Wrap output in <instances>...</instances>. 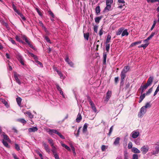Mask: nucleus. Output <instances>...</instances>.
I'll return each instance as SVG.
<instances>
[{"mask_svg":"<svg viewBox=\"0 0 159 159\" xmlns=\"http://www.w3.org/2000/svg\"><path fill=\"white\" fill-rule=\"evenodd\" d=\"M153 79V77L152 76L149 77L146 83L147 85L149 86H150L152 83Z\"/></svg>","mask_w":159,"mask_h":159,"instance_id":"6","label":"nucleus"},{"mask_svg":"<svg viewBox=\"0 0 159 159\" xmlns=\"http://www.w3.org/2000/svg\"><path fill=\"white\" fill-rule=\"evenodd\" d=\"M159 91V84L158 85V86L157 87V89L154 93V95H153L154 96H155V95H156Z\"/></svg>","mask_w":159,"mask_h":159,"instance_id":"42","label":"nucleus"},{"mask_svg":"<svg viewBox=\"0 0 159 159\" xmlns=\"http://www.w3.org/2000/svg\"><path fill=\"white\" fill-rule=\"evenodd\" d=\"M65 61L68 63V64H69V63H70V61H71L69 60V57L67 56L66 57Z\"/></svg>","mask_w":159,"mask_h":159,"instance_id":"55","label":"nucleus"},{"mask_svg":"<svg viewBox=\"0 0 159 159\" xmlns=\"http://www.w3.org/2000/svg\"><path fill=\"white\" fill-rule=\"evenodd\" d=\"M152 88L149 89L148 91L146 92V95H148L152 91Z\"/></svg>","mask_w":159,"mask_h":159,"instance_id":"49","label":"nucleus"},{"mask_svg":"<svg viewBox=\"0 0 159 159\" xmlns=\"http://www.w3.org/2000/svg\"><path fill=\"white\" fill-rule=\"evenodd\" d=\"M16 39L17 41L19 42L23 43L22 40L20 39V38L18 36H16Z\"/></svg>","mask_w":159,"mask_h":159,"instance_id":"52","label":"nucleus"},{"mask_svg":"<svg viewBox=\"0 0 159 159\" xmlns=\"http://www.w3.org/2000/svg\"><path fill=\"white\" fill-rule=\"evenodd\" d=\"M84 36L85 39L87 40H88L89 37V34L88 33L84 34Z\"/></svg>","mask_w":159,"mask_h":159,"instance_id":"40","label":"nucleus"},{"mask_svg":"<svg viewBox=\"0 0 159 159\" xmlns=\"http://www.w3.org/2000/svg\"><path fill=\"white\" fill-rule=\"evenodd\" d=\"M89 103L91 105V107L93 109V111L95 112H97V110L94 104L91 100L89 101Z\"/></svg>","mask_w":159,"mask_h":159,"instance_id":"5","label":"nucleus"},{"mask_svg":"<svg viewBox=\"0 0 159 159\" xmlns=\"http://www.w3.org/2000/svg\"><path fill=\"white\" fill-rule=\"evenodd\" d=\"M49 13L52 17H54V14L52 11H49Z\"/></svg>","mask_w":159,"mask_h":159,"instance_id":"64","label":"nucleus"},{"mask_svg":"<svg viewBox=\"0 0 159 159\" xmlns=\"http://www.w3.org/2000/svg\"><path fill=\"white\" fill-rule=\"evenodd\" d=\"M2 102L7 107H9L7 102L4 99H1Z\"/></svg>","mask_w":159,"mask_h":159,"instance_id":"28","label":"nucleus"},{"mask_svg":"<svg viewBox=\"0 0 159 159\" xmlns=\"http://www.w3.org/2000/svg\"><path fill=\"white\" fill-rule=\"evenodd\" d=\"M71 149L73 152V153H74V155H75L76 154V153L75 152V148L72 145L71 146Z\"/></svg>","mask_w":159,"mask_h":159,"instance_id":"54","label":"nucleus"},{"mask_svg":"<svg viewBox=\"0 0 159 159\" xmlns=\"http://www.w3.org/2000/svg\"><path fill=\"white\" fill-rule=\"evenodd\" d=\"M111 6L108 5H106V7L104 8L105 11H109L111 9Z\"/></svg>","mask_w":159,"mask_h":159,"instance_id":"31","label":"nucleus"},{"mask_svg":"<svg viewBox=\"0 0 159 159\" xmlns=\"http://www.w3.org/2000/svg\"><path fill=\"white\" fill-rule=\"evenodd\" d=\"M138 156L137 154H134L133 155V159H138Z\"/></svg>","mask_w":159,"mask_h":159,"instance_id":"50","label":"nucleus"},{"mask_svg":"<svg viewBox=\"0 0 159 159\" xmlns=\"http://www.w3.org/2000/svg\"><path fill=\"white\" fill-rule=\"evenodd\" d=\"M103 63L105 64L106 61L107 54L106 53H104L103 54Z\"/></svg>","mask_w":159,"mask_h":159,"instance_id":"37","label":"nucleus"},{"mask_svg":"<svg viewBox=\"0 0 159 159\" xmlns=\"http://www.w3.org/2000/svg\"><path fill=\"white\" fill-rule=\"evenodd\" d=\"M120 139L119 137L116 138V139L115 140L113 143L115 145H116L118 144L119 143Z\"/></svg>","mask_w":159,"mask_h":159,"instance_id":"15","label":"nucleus"},{"mask_svg":"<svg viewBox=\"0 0 159 159\" xmlns=\"http://www.w3.org/2000/svg\"><path fill=\"white\" fill-rule=\"evenodd\" d=\"M61 146L66 148L68 150L70 151V148L67 145H66L65 144L63 143L62 142L61 143Z\"/></svg>","mask_w":159,"mask_h":159,"instance_id":"25","label":"nucleus"},{"mask_svg":"<svg viewBox=\"0 0 159 159\" xmlns=\"http://www.w3.org/2000/svg\"><path fill=\"white\" fill-rule=\"evenodd\" d=\"M82 119V116L81 114L79 113L77 115L76 118V121L77 122H79Z\"/></svg>","mask_w":159,"mask_h":159,"instance_id":"16","label":"nucleus"},{"mask_svg":"<svg viewBox=\"0 0 159 159\" xmlns=\"http://www.w3.org/2000/svg\"><path fill=\"white\" fill-rule=\"evenodd\" d=\"M58 74L60 76V78L62 79H64L65 78L63 76L62 74L61 73L60 71L58 72Z\"/></svg>","mask_w":159,"mask_h":159,"instance_id":"48","label":"nucleus"},{"mask_svg":"<svg viewBox=\"0 0 159 159\" xmlns=\"http://www.w3.org/2000/svg\"><path fill=\"white\" fill-rule=\"evenodd\" d=\"M108 148V146H106L105 145H102L101 147V150L102 152L106 151V149Z\"/></svg>","mask_w":159,"mask_h":159,"instance_id":"33","label":"nucleus"},{"mask_svg":"<svg viewBox=\"0 0 159 159\" xmlns=\"http://www.w3.org/2000/svg\"><path fill=\"white\" fill-rule=\"evenodd\" d=\"M15 147L16 149L18 151H19L20 150V148L19 145L17 144H15Z\"/></svg>","mask_w":159,"mask_h":159,"instance_id":"58","label":"nucleus"},{"mask_svg":"<svg viewBox=\"0 0 159 159\" xmlns=\"http://www.w3.org/2000/svg\"><path fill=\"white\" fill-rule=\"evenodd\" d=\"M143 107H144L146 109L147 108H150L151 107V105L150 102H147L146 104L145 105L143 106Z\"/></svg>","mask_w":159,"mask_h":159,"instance_id":"29","label":"nucleus"},{"mask_svg":"<svg viewBox=\"0 0 159 159\" xmlns=\"http://www.w3.org/2000/svg\"><path fill=\"white\" fill-rule=\"evenodd\" d=\"M26 43L28 44V45L31 48H32L34 50L35 49V48H34L33 45L31 44L30 41H29L27 42H26Z\"/></svg>","mask_w":159,"mask_h":159,"instance_id":"39","label":"nucleus"},{"mask_svg":"<svg viewBox=\"0 0 159 159\" xmlns=\"http://www.w3.org/2000/svg\"><path fill=\"white\" fill-rule=\"evenodd\" d=\"M44 38L47 42L49 43H51L50 40L47 36H45Z\"/></svg>","mask_w":159,"mask_h":159,"instance_id":"60","label":"nucleus"},{"mask_svg":"<svg viewBox=\"0 0 159 159\" xmlns=\"http://www.w3.org/2000/svg\"><path fill=\"white\" fill-rule=\"evenodd\" d=\"M96 12L97 14H98L100 12V9L99 6H97L96 8Z\"/></svg>","mask_w":159,"mask_h":159,"instance_id":"36","label":"nucleus"},{"mask_svg":"<svg viewBox=\"0 0 159 159\" xmlns=\"http://www.w3.org/2000/svg\"><path fill=\"white\" fill-rule=\"evenodd\" d=\"M25 114H27L28 115L29 117L30 118H32L33 117V116L32 115V114L29 111H27L24 113Z\"/></svg>","mask_w":159,"mask_h":159,"instance_id":"26","label":"nucleus"},{"mask_svg":"<svg viewBox=\"0 0 159 159\" xmlns=\"http://www.w3.org/2000/svg\"><path fill=\"white\" fill-rule=\"evenodd\" d=\"M3 138L4 139L8 140H9V139L8 137V136L4 134H3Z\"/></svg>","mask_w":159,"mask_h":159,"instance_id":"56","label":"nucleus"},{"mask_svg":"<svg viewBox=\"0 0 159 159\" xmlns=\"http://www.w3.org/2000/svg\"><path fill=\"white\" fill-rule=\"evenodd\" d=\"M58 132V131L57 130L54 129H49V134H50L51 135L52 134V133H54L57 134Z\"/></svg>","mask_w":159,"mask_h":159,"instance_id":"18","label":"nucleus"},{"mask_svg":"<svg viewBox=\"0 0 159 159\" xmlns=\"http://www.w3.org/2000/svg\"><path fill=\"white\" fill-rule=\"evenodd\" d=\"M155 33L152 32L151 33L150 35L146 39L144 40V43H146L148 41V40H149L151 39L154 35Z\"/></svg>","mask_w":159,"mask_h":159,"instance_id":"13","label":"nucleus"},{"mask_svg":"<svg viewBox=\"0 0 159 159\" xmlns=\"http://www.w3.org/2000/svg\"><path fill=\"white\" fill-rule=\"evenodd\" d=\"M102 18V17H97L95 18V22L99 23L100 20Z\"/></svg>","mask_w":159,"mask_h":159,"instance_id":"30","label":"nucleus"},{"mask_svg":"<svg viewBox=\"0 0 159 159\" xmlns=\"http://www.w3.org/2000/svg\"><path fill=\"white\" fill-rule=\"evenodd\" d=\"M121 82H123L124 81V79L125 77V74L123 73V72H121Z\"/></svg>","mask_w":159,"mask_h":159,"instance_id":"20","label":"nucleus"},{"mask_svg":"<svg viewBox=\"0 0 159 159\" xmlns=\"http://www.w3.org/2000/svg\"><path fill=\"white\" fill-rule=\"evenodd\" d=\"M141 42H142V41H137V42H134V43H131L130 46L131 47H133V46L136 45L141 43Z\"/></svg>","mask_w":159,"mask_h":159,"instance_id":"22","label":"nucleus"},{"mask_svg":"<svg viewBox=\"0 0 159 159\" xmlns=\"http://www.w3.org/2000/svg\"><path fill=\"white\" fill-rule=\"evenodd\" d=\"M48 140L49 143L50 144L52 148H55V146L54 145L53 140L51 139H48Z\"/></svg>","mask_w":159,"mask_h":159,"instance_id":"17","label":"nucleus"},{"mask_svg":"<svg viewBox=\"0 0 159 159\" xmlns=\"http://www.w3.org/2000/svg\"><path fill=\"white\" fill-rule=\"evenodd\" d=\"M146 95V94L145 93H143V94L141 95L139 97L140 99H141L142 100H143L145 97Z\"/></svg>","mask_w":159,"mask_h":159,"instance_id":"51","label":"nucleus"},{"mask_svg":"<svg viewBox=\"0 0 159 159\" xmlns=\"http://www.w3.org/2000/svg\"><path fill=\"white\" fill-rule=\"evenodd\" d=\"M39 24L42 27H43L44 28V29L45 31H46L47 30V29L46 28V27L44 26V25H43V23L41 21H39Z\"/></svg>","mask_w":159,"mask_h":159,"instance_id":"38","label":"nucleus"},{"mask_svg":"<svg viewBox=\"0 0 159 159\" xmlns=\"http://www.w3.org/2000/svg\"><path fill=\"white\" fill-rule=\"evenodd\" d=\"M36 10L37 11V12L38 13V14L39 15L41 16L42 14H41V13L40 12V11H39V9H38L37 8H36Z\"/></svg>","mask_w":159,"mask_h":159,"instance_id":"63","label":"nucleus"},{"mask_svg":"<svg viewBox=\"0 0 159 159\" xmlns=\"http://www.w3.org/2000/svg\"><path fill=\"white\" fill-rule=\"evenodd\" d=\"M12 7L15 12H16L18 14H20V12L16 9V6L14 4H13L12 5Z\"/></svg>","mask_w":159,"mask_h":159,"instance_id":"27","label":"nucleus"},{"mask_svg":"<svg viewBox=\"0 0 159 159\" xmlns=\"http://www.w3.org/2000/svg\"><path fill=\"white\" fill-rule=\"evenodd\" d=\"M148 86H149L147 85L146 84L143 86H141L140 88V89L142 90L141 93H142L144 91H145Z\"/></svg>","mask_w":159,"mask_h":159,"instance_id":"10","label":"nucleus"},{"mask_svg":"<svg viewBox=\"0 0 159 159\" xmlns=\"http://www.w3.org/2000/svg\"><path fill=\"white\" fill-rule=\"evenodd\" d=\"M19 15L21 17V18L23 20H26V19H25V17L23 15L21 14L20 13V14H19Z\"/></svg>","mask_w":159,"mask_h":159,"instance_id":"61","label":"nucleus"},{"mask_svg":"<svg viewBox=\"0 0 159 159\" xmlns=\"http://www.w3.org/2000/svg\"><path fill=\"white\" fill-rule=\"evenodd\" d=\"M106 49L107 52H108L110 48V44L108 43H106Z\"/></svg>","mask_w":159,"mask_h":159,"instance_id":"46","label":"nucleus"},{"mask_svg":"<svg viewBox=\"0 0 159 159\" xmlns=\"http://www.w3.org/2000/svg\"><path fill=\"white\" fill-rule=\"evenodd\" d=\"M156 20H155L154 21H153V24L152 27L151 28V29H150V30L151 31H152V30L153 29V28H154L156 24Z\"/></svg>","mask_w":159,"mask_h":159,"instance_id":"44","label":"nucleus"},{"mask_svg":"<svg viewBox=\"0 0 159 159\" xmlns=\"http://www.w3.org/2000/svg\"><path fill=\"white\" fill-rule=\"evenodd\" d=\"M147 111V110L144 107H142L140 109V112L138 114V116L140 118H142L143 115L146 113Z\"/></svg>","mask_w":159,"mask_h":159,"instance_id":"1","label":"nucleus"},{"mask_svg":"<svg viewBox=\"0 0 159 159\" xmlns=\"http://www.w3.org/2000/svg\"><path fill=\"white\" fill-rule=\"evenodd\" d=\"M132 152L135 153H139L140 152V151L135 147H133L131 150Z\"/></svg>","mask_w":159,"mask_h":159,"instance_id":"11","label":"nucleus"},{"mask_svg":"<svg viewBox=\"0 0 159 159\" xmlns=\"http://www.w3.org/2000/svg\"><path fill=\"white\" fill-rule=\"evenodd\" d=\"M129 66H126L124 67V68L123 70L121 72H123V73L124 74H125L127 72L128 70H129Z\"/></svg>","mask_w":159,"mask_h":159,"instance_id":"14","label":"nucleus"},{"mask_svg":"<svg viewBox=\"0 0 159 159\" xmlns=\"http://www.w3.org/2000/svg\"><path fill=\"white\" fill-rule=\"evenodd\" d=\"M123 29L122 28L119 29L116 32V34L117 35H120L122 33L123 31Z\"/></svg>","mask_w":159,"mask_h":159,"instance_id":"34","label":"nucleus"},{"mask_svg":"<svg viewBox=\"0 0 159 159\" xmlns=\"http://www.w3.org/2000/svg\"><path fill=\"white\" fill-rule=\"evenodd\" d=\"M17 121L23 124H25L26 123V121L23 118L18 119L17 120Z\"/></svg>","mask_w":159,"mask_h":159,"instance_id":"21","label":"nucleus"},{"mask_svg":"<svg viewBox=\"0 0 159 159\" xmlns=\"http://www.w3.org/2000/svg\"><path fill=\"white\" fill-rule=\"evenodd\" d=\"M98 26L97 25H95L93 27V30L96 33L98 32Z\"/></svg>","mask_w":159,"mask_h":159,"instance_id":"53","label":"nucleus"},{"mask_svg":"<svg viewBox=\"0 0 159 159\" xmlns=\"http://www.w3.org/2000/svg\"><path fill=\"white\" fill-rule=\"evenodd\" d=\"M111 91L108 90L107 93V95L106 97V99L107 101H108L110 99L111 96Z\"/></svg>","mask_w":159,"mask_h":159,"instance_id":"9","label":"nucleus"},{"mask_svg":"<svg viewBox=\"0 0 159 159\" xmlns=\"http://www.w3.org/2000/svg\"><path fill=\"white\" fill-rule=\"evenodd\" d=\"M2 143H3V144L6 147H7L8 146V143H7L6 141H4V140H3L2 141Z\"/></svg>","mask_w":159,"mask_h":159,"instance_id":"57","label":"nucleus"},{"mask_svg":"<svg viewBox=\"0 0 159 159\" xmlns=\"http://www.w3.org/2000/svg\"><path fill=\"white\" fill-rule=\"evenodd\" d=\"M106 5H111V4L113 3V0H106Z\"/></svg>","mask_w":159,"mask_h":159,"instance_id":"32","label":"nucleus"},{"mask_svg":"<svg viewBox=\"0 0 159 159\" xmlns=\"http://www.w3.org/2000/svg\"><path fill=\"white\" fill-rule=\"evenodd\" d=\"M129 34V33L127 31V30L126 29L123 31L122 33L121 36L123 37L124 36H127Z\"/></svg>","mask_w":159,"mask_h":159,"instance_id":"23","label":"nucleus"},{"mask_svg":"<svg viewBox=\"0 0 159 159\" xmlns=\"http://www.w3.org/2000/svg\"><path fill=\"white\" fill-rule=\"evenodd\" d=\"M38 130V128L36 126L33 127L32 128L28 129V131L29 132H34L37 131Z\"/></svg>","mask_w":159,"mask_h":159,"instance_id":"7","label":"nucleus"},{"mask_svg":"<svg viewBox=\"0 0 159 159\" xmlns=\"http://www.w3.org/2000/svg\"><path fill=\"white\" fill-rule=\"evenodd\" d=\"M53 148V149H52V151L53 153V154L54 155H55V154H57V153L56 152V148L55 147V148Z\"/></svg>","mask_w":159,"mask_h":159,"instance_id":"59","label":"nucleus"},{"mask_svg":"<svg viewBox=\"0 0 159 159\" xmlns=\"http://www.w3.org/2000/svg\"><path fill=\"white\" fill-rule=\"evenodd\" d=\"M9 40L11 42V43L13 44H16V43L14 40L13 39L11 38H10L9 39Z\"/></svg>","mask_w":159,"mask_h":159,"instance_id":"62","label":"nucleus"},{"mask_svg":"<svg viewBox=\"0 0 159 159\" xmlns=\"http://www.w3.org/2000/svg\"><path fill=\"white\" fill-rule=\"evenodd\" d=\"M43 144L46 151L49 152H50V149L48 148V145L45 143H43Z\"/></svg>","mask_w":159,"mask_h":159,"instance_id":"19","label":"nucleus"},{"mask_svg":"<svg viewBox=\"0 0 159 159\" xmlns=\"http://www.w3.org/2000/svg\"><path fill=\"white\" fill-rule=\"evenodd\" d=\"M131 134L132 135V137L134 139H135L137 138L139 136V133L138 131H134L132 132Z\"/></svg>","mask_w":159,"mask_h":159,"instance_id":"4","label":"nucleus"},{"mask_svg":"<svg viewBox=\"0 0 159 159\" xmlns=\"http://www.w3.org/2000/svg\"><path fill=\"white\" fill-rule=\"evenodd\" d=\"M21 99L20 97L17 98L16 99V101L17 102V104L20 107V106L21 105Z\"/></svg>","mask_w":159,"mask_h":159,"instance_id":"24","label":"nucleus"},{"mask_svg":"<svg viewBox=\"0 0 159 159\" xmlns=\"http://www.w3.org/2000/svg\"><path fill=\"white\" fill-rule=\"evenodd\" d=\"M149 148L148 146L144 145L141 149V151L143 154H145L149 150Z\"/></svg>","mask_w":159,"mask_h":159,"instance_id":"3","label":"nucleus"},{"mask_svg":"<svg viewBox=\"0 0 159 159\" xmlns=\"http://www.w3.org/2000/svg\"><path fill=\"white\" fill-rule=\"evenodd\" d=\"M132 143L131 142H130L128 144V148L129 149H130L132 148Z\"/></svg>","mask_w":159,"mask_h":159,"instance_id":"43","label":"nucleus"},{"mask_svg":"<svg viewBox=\"0 0 159 159\" xmlns=\"http://www.w3.org/2000/svg\"><path fill=\"white\" fill-rule=\"evenodd\" d=\"M159 153V147H155L154 149L152 151V154L154 155H156Z\"/></svg>","mask_w":159,"mask_h":159,"instance_id":"8","label":"nucleus"},{"mask_svg":"<svg viewBox=\"0 0 159 159\" xmlns=\"http://www.w3.org/2000/svg\"><path fill=\"white\" fill-rule=\"evenodd\" d=\"M113 126H112L111 127L110 129L109 132L108 134V135L109 136H110L112 131L113 129Z\"/></svg>","mask_w":159,"mask_h":159,"instance_id":"47","label":"nucleus"},{"mask_svg":"<svg viewBox=\"0 0 159 159\" xmlns=\"http://www.w3.org/2000/svg\"><path fill=\"white\" fill-rule=\"evenodd\" d=\"M21 37L23 39L25 40V42H27L29 40L27 39L26 37L24 35H21Z\"/></svg>","mask_w":159,"mask_h":159,"instance_id":"41","label":"nucleus"},{"mask_svg":"<svg viewBox=\"0 0 159 159\" xmlns=\"http://www.w3.org/2000/svg\"><path fill=\"white\" fill-rule=\"evenodd\" d=\"M14 77L16 82L19 85L21 84V82L19 78L20 76V75L17 74L16 72H14Z\"/></svg>","mask_w":159,"mask_h":159,"instance_id":"2","label":"nucleus"},{"mask_svg":"<svg viewBox=\"0 0 159 159\" xmlns=\"http://www.w3.org/2000/svg\"><path fill=\"white\" fill-rule=\"evenodd\" d=\"M149 43H146L145 44H142L140 46V47H143V48H145L148 45Z\"/></svg>","mask_w":159,"mask_h":159,"instance_id":"45","label":"nucleus"},{"mask_svg":"<svg viewBox=\"0 0 159 159\" xmlns=\"http://www.w3.org/2000/svg\"><path fill=\"white\" fill-rule=\"evenodd\" d=\"M111 38V36L110 35H108L106 40V43H108L110 42Z\"/></svg>","mask_w":159,"mask_h":159,"instance_id":"35","label":"nucleus"},{"mask_svg":"<svg viewBox=\"0 0 159 159\" xmlns=\"http://www.w3.org/2000/svg\"><path fill=\"white\" fill-rule=\"evenodd\" d=\"M88 124L85 123L83 126V132L84 133H86L87 131Z\"/></svg>","mask_w":159,"mask_h":159,"instance_id":"12","label":"nucleus"}]
</instances>
